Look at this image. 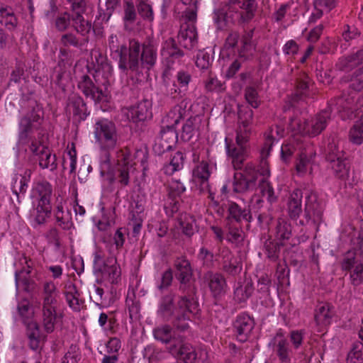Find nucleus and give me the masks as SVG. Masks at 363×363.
<instances>
[{"label": "nucleus", "mask_w": 363, "mask_h": 363, "mask_svg": "<svg viewBox=\"0 0 363 363\" xmlns=\"http://www.w3.org/2000/svg\"><path fill=\"white\" fill-rule=\"evenodd\" d=\"M228 213V219L234 220L237 223H241L243 220L250 223L252 219L250 209L242 208L233 201L229 202Z\"/></svg>", "instance_id": "nucleus-28"}, {"label": "nucleus", "mask_w": 363, "mask_h": 363, "mask_svg": "<svg viewBox=\"0 0 363 363\" xmlns=\"http://www.w3.org/2000/svg\"><path fill=\"white\" fill-rule=\"evenodd\" d=\"M212 61V57L208 53L200 52L197 55L196 65L199 68L206 69L210 67Z\"/></svg>", "instance_id": "nucleus-63"}, {"label": "nucleus", "mask_w": 363, "mask_h": 363, "mask_svg": "<svg viewBox=\"0 0 363 363\" xmlns=\"http://www.w3.org/2000/svg\"><path fill=\"white\" fill-rule=\"evenodd\" d=\"M344 152L335 142L329 143L326 148V160L328 162L342 158Z\"/></svg>", "instance_id": "nucleus-55"}, {"label": "nucleus", "mask_w": 363, "mask_h": 363, "mask_svg": "<svg viewBox=\"0 0 363 363\" xmlns=\"http://www.w3.org/2000/svg\"><path fill=\"white\" fill-rule=\"evenodd\" d=\"M26 263L28 264V269H23L20 272H16V284L17 287H21L25 291L32 293L36 289V283L33 279L30 278V267L28 262H26Z\"/></svg>", "instance_id": "nucleus-33"}, {"label": "nucleus", "mask_w": 363, "mask_h": 363, "mask_svg": "<svg viewBox=\"0 0 363 363\" xmlns=\"http://www.w3.org/2000/svg\"><path fill=\"white\" fill-rule=\"evenodd\" d=\"M274 131L276 132L277 135L279 137H282L284 135V128L281 125H276L275 130L273 128L272 129L271 135L269 136L266 139L264 147L261 152V155H262V160H264L265 157H267L269 154L270 150H271L272 144H273L272 138H274Z\"/></svg>", "instance_id": "nucleus-52"}, {"label": "nucleus", "mask_w": 363, "mask_h": 363, "mask_svg": "<svg viewBox=\"0 0 363 363\" xmlns=\"http://www.w3.org/2000/svg\"><path fill=\"white\" fill-rule=\"evenodd\" d=\"M78 88L86 97L91 98L95 102H100L104 96L102 90L94 84L91 77L87 74L82 76L78 82Z\"/></svg>", "instance_id": "nucleus-23"}, {"label": "nucleus", "mask_w": 363, "mask_h": 363, "mask_svg": "<svg viewBox=\"0 0 363 363\" xmlns=\"http://www.w3.org/2000/svg\"><path fill=\"white\" fill-rule=\"evenodd\" d=\"M225 239L236 246L242 245L245 239V233L239 227L228 224L226 226Z\"/></svg>", "instance_id": "nucleus-43"}, {"label": "nucleus", "mask_w": 363, "mask_h": 363, "mask_svg": "<svg viewBox=\"0 0 363 363\" xmlns=\"http://www.w3.org/2000/svg\"><path fill=\"white\" fill-rule=\"evenodd\" d=\"M152 103L145 99L138 104V122L150 120L152 117Z\"/></svg>", "instance_id": "nucleus-49"}, {"label": "nucleus", "mask_w": 363, "mask_h": 363, "mask_svg": "<svg viewBox=\"0 0 363 363\" xmlns=\"http://www.w3.org/2000/svg\"><path fill=\"white\" fill-rule=\"evenodd\" d=\"M79 354L75 345H71L62 359V363H78Z\"/></svg>", "instance_id": "nucleus-64"}, {"label": "nucleus", "mask_w": 363, "mask_h": 363, "mask_svg": "<svg viewBox=\"0 0 363 363\" xmlns=\"http://www.w3.org/2000/svg\"><path fill=\"white\" fill-rule=\"evenodd\" d=\"M358 264L355 252L349 250L344 255L341 267L343 270L352 271L355 267V265Z\"/></svg>", "instance_id": "nucleus-56"}, {"label": "nucleus", "mask_w": 363, "mask_h": 363, "mask_svg": "<svg viewBox=\"0 0 363 363\" xmlns=\"http://www.w3.org/2000/svg\"><path fill=\"white\" fill-rule=\"evenodd\" d=\"M172 294L163 297L158 313L164 320L171 321L178 330L185 331L189 328L187 321L190 320L191 315L198 311V303L194 297L184 294L180 296L177 308H174Z\"/></svg>", "instance_id": "nucleus-1"}, {"label": "nucleus", "mask_w": 363, "mask_h": 363, "mask_svg": "<svg viewBox=\"0 0 363 363\" xmlns=\"http://www.w3.org/2000/svg\"><path fill=\"white\" fill-rule=\"evenodd\" d=\"M200 120L197 116L189 117L182 126L181 138L184 141H189L198 132Z\"/></svg>", "instance_id": "nucleus-40"}, {"label": "nucleus", "mask_w": 363, "mask_h": 363, "mask_svg": "<svg viewBox=\"0 0 363 363\" xmlns=\"http://www.w3.org/2000/svg\"><path fill=\"white\" fill-rule=\"evenodd\" d=\"M350 140L356 145L363 143V121H357L350 128L349 133Z\"/></svg>", "instance_id": "nucleus-51"}, {"label": "nucleus", "mask_w": 363, "mask_h": 363, "mask_svg": "<svg viewBox=\"0 0 363 363\" xmlns=\"http://www.w3.org/2000/svg\"><path fill=\"white\" fill-rule=\"evenodd\" d=\"M26 325V335L28 338L29 347L33 350L40 347L41 334L38 324L35 321H25Z\"/></svg>", "instance_id": "nucleus-36"}, {"label": "nucleus", "mask_w": 363, "mask_h": 363, "mask_svg": "<svg viewBox=\"0 0 363 363\" xmlns=\"http://www.w3.org/2000/svg\"><path fill=\"white\" fill-rule=\"evenodd\" d=\"M95 137L105 148H112L116 143V132L115 125L107 121L101 120L96 123Z\"/></svg>", "instance_id": "nucleus-14"}, {"label": "nucleus", "mask_w": 363, "mask_h": 363, "mask_svg": "<svg viewBox=\"0 0 363 363\" xmlns=\"http://www.w3.org/2000/svg\"><path fill=\"white\" fill-rule=\"evenodd\" d=\"M273 350L281 363H291L293 349L281 331L277 333L273 339Z\"/></svg>", "instance_id": "nucleus-17"}, {"label": "nucleus", "mask_w": 363, "mask_h": 363, "mask_svg": "<svg viewBox=\"0 0 363 363\" xmlns=\"http://www.w3.org/2000/svg\"><path fill=\"white\" fill-rule=\"evenodd\" d=\"M208 286L213 297H220L225 294L227 284L222 274L208 272Z\"/></svg>", "instance_id": "nucleus-26"}, {"label": "nucleus", "mask_w": 363, "mask_h": 363, "mask_svg": "<svg viewBox=\"0 0 363 363\" xmlns=\"http://www.w3.org/2000/svg\"><path fill=\"white\" fill-rule=\"evenodd\" d=\"M57 286L52 281L43 283L42 292L43 323L44 329L48 333L54 330L57 321Z\"/></svg>", "instance_id": "nucleus-6"}, {"label": "nucleus", "mask_w": 363, "mask_h": 363, "mask_svg": "<svg viewBox=\"0 0 363 363\" xmlns=\"http://www.w3.org/2000/svg\"><path fill=\"white\" fill-rule=\"evenodd\" d=\"M155 337L163 343L169 344L171 346L173 343L179 341L181 335H177L172 330L169 325H162L154 330Z\"/></svg>", "instance_id": "nucleus-35"}, {"label": "nucleus", "mask_w": 363, "mask_h": 363, "mask_svg": "<svg viewBox=\"0 0 363 363\" xmlns=\"http://www.w3.org/2000/svg\"><path fill=\"white\" fill-rule=\"evenodd\" d=\"M221 269L229 276L238 275L242 269V264L228 248H223L220 252Z\"/></svg>", "instance_id": "nucleus-19"}, {"label": "nucleus", "mask_w": 363, "mask_h": 363, "mask_svg": "<svg viewBox=\"0 0 363 363\" xmlns=\"http://www.w3.org/2000/svg\"><path fill=\"white\" fill-rule=\"evenodd\" d=\"M119 3L120 0H104V3L100 0L99 3V18L107 22Z\"/></svg>", "instance_id": "nucleus-42"}, {"label": "nucleus", "mask_w": 363, "mask_h": 363, "mask_svg": "<svg viewBox=\"0 0 363 363\" xmlns=\"http://www.w3.org/2000/svg\"><path fill=\"white\" fill-rule=\"evenodd\" d=\"M351 282L354 286L363 284V264L359 263L350 272Z\"/></svg>", "instance_id": "nucleus-60"}, {"label": "nucleus", "mask_w": 363, "mask_h": 363, "mask_svg": "<svg viewBox=\"0 0 363 363\" xmlns=\"http://www.w3.org/2000/svg\"><path fill=\"white\" fill-rule=\"evenodd\" d=\"M348 363H363V343L354 342L347 354Z\"/></svg>", "instance_id": "nucleus-48"}, {"label": "nucleus", "mask_w": 363, "mask_h": 363, "mask_svg": "<svg viewBox=\"0 0 363 363\" xmlns=\"http://www.w3.org/2000/svg\"><path fill=\"white\" fill-rule=\"evenodd\" d=\"M108 47L114 55L119 58V68L123 70L136 69V41L131 40L130 47L120 45L118 39L116 35H111L108 38Z\"/></svg>", "instance_id": "nucleus-8"}, {"label": "nucleus", "mask_w": 363, "mask_h": 363, "mask_svg": "<svg viewBox=\"0 0 363 363\" xmlns=\"http://www.w3.org/2000/svg\"><path fill=\"white\" fill-rule=\"evenodd\" d=\"M67 108L69 113L77 117L79 121L85 120L89 115L85 102L77 94H72L69 97Z\"/></svg>", "instance_id": "nucleus-25"}, {"label": "nucleus", "mask_w": 363, "mask_h": 363, "mask_svg": "<svg viewBox=\"0 0 363 363\" xmlns=\"http://www.w3.org/2000/svg\"><path fill=\"white\" fill-rule=\"evenodd\" d=\"M179 45L192 50L198 48L197 32L194 24L183 23L177 35Z\"/></svg>", "instance_id": "nucleus-18"}, {"label": "nucleus", "mask_w": 363, "mask_h": 363, "mask_svg": "<svg viewBox=\"0 0 363 363\" xmlns=\"http://www.w3.org/2000/svg\"><path fill=\"white\" fill-rule=\"evenodd\" d=\"M72 23V15L67 12L63 13L55 20V27L59 31L67 30Z\"/></svg>", "instance_id": "nucleus-59"}, {"label": "nucleus", "mask_w": 363, "mask_h": 363, "mask_svg": "<svg viewBox=\"0 0 363 363\" xmlns=\"http://www.w3.org/2000/svg\"><path fill=\"white\" fill-rule=\"evenodd\" d=\"M269 176V170L268 169H262L257 180L258 187L262 196L266 197L269 203H272L277 201V197L274 194L272 186L267 179Z\"/></svg>", "instance_id": "nucleus-29"}, {"label": "nucleus", "mask_w": 363, "mask_h": 363, "mask_svg": "<svg viewBox=\"0 0 363 363\" xmlns=\"http://www.w3.org/2000/svg\"><path fill=\"white\" fill-rule=\"evenodd\" d=\"M335 314V308L332 305L328 303H319L315 311V322L318 326H327L332 323Z\"/></svg>", "instance_id": "nucleus-24"}, {"label": "nucleus", "mask_w": 363, "mask_h": 363, "mask_svg": "<svg viewBox=\"0 0 363 363\" xmlns=\"http://www.w3.org/2000/svg\"><path fill=\"white\" fill-rule=\"evenodd\" d=\"M228 13L234 12L233 21L238 23H247L255 16L257 9L256 0H225Z\"/></svg>", "instance_id": "nucleus-12"}, {"label": "nucleus", "mask_w": 363, "mask_h": 363, "mask_svg": "<svg viewBox=\"0 0 363 363\" xmlns=\"http://www.w3.org/2000/svg\"><path fill=\"white\" fill-rule=\"evenodd\" d=\"M28 186V182L25 179L16 177L13 184V192L15 194L19 201L20 194H25Z\"/></svg>", "instance_id": "nucleus-62"}, {"label": "nucleus", "mask_w": 363, "mask_h": 363, "mask_svg": "<svg viewBox=\"0 0 363 363\" xmlns=\"http://www.w3.org/2000/svg\"><path fill=\"white\" fill-rule=\"evenodd\" d=\"M276 235L279 240H288L291 235V226L284 219L279 218L276 226Z\"/></svg>", "instance_id": "nucleus-53"}, {"label": "nucleus", "mask_w": 363, "mask_h": 363, "mask_svg": "<svg viewBox=\"0 0 363 363\" xmlns=\"http://www.w3.org/2000/svg\"><path fill=\"white\" fill-rule=\"evenodd\" d=\"M72 26L76 32L83 38L89 37V34L93 29L91 22L86 20L83 15H72Z\"/></svg>", "instance_id": "nucleus-39"}, {"label": "nucleus", "mask_w": 363, "mask_h": 363, "mask_svg": "<svg viewBox=\"0 0 363 363\" xmlns=\"http://www.w3.org/2000/svg\"><path fill=\"white\" fill-rule=\"evenodd\" d=\"M123 10L124 28L128 32L134 31L136 26V12L133 0H124Z\"/></svg>", "instance_id": "nucleus-34"}, {"label": "nucleus", "mask_w": 363, "mask_h": 363, "mask_svg": "<svg viewBox=\"0 0 363 363\" xmlns=\"http://www.w3.org/2000/svg\"><path fill=\"white\" fill-rule=\"evenodd\" d=\"M169 352L184 363H194L197 359V353L195 348L190 344L184 342L182 337L179 341L169 346Z\"/></svg>", "instance_id": "nucleus-15"}, {"label": "nucleus", "mask_w": 363, "mask_h": 363, "mask_svg": "<svg viewBox=\"0 0 363 363\" xmlns=\"http://www.w3.org/2000/svg\"><path fill=\"white\" fill-rule=\"evenodd\" d=\"M94 267L95 270L101 273L103 277L111 284L118 283L121 277V269L117 264L116 258L113 255L104 258L101 252L94 254Z\"/></svg>", "instance_id": "nucleus-11"}, {"label": "nucleus", "mask_w": 363, "mask_h": 363, "mask_svg": "<svg viewBox=\"0 0 363 363\" xmlns=\"http://www.w3.org/2000/svg\"><path fill=\"white\" fill-rule=\"evenodd\" d=\"M245 99L254 108H257L261 104L260 96L255 86H247L245 89Z\"/></svg>", "instance_id": "nucleus-47"}, {"label": "nucleus", "mask_w": 363, "mask_h": 363, "mask_svg": "<svg viewBox=\"0 0 363 363\" xmlns=\"http://www.w3.org/2000/svg\"><path fill=\"white\" fill-rule=\"evenodd\" d=\"M38 154L35 155H38L39 166L42 169H49L50 171L56 169L57 164L55 155L52 154L48 147L41 144H38Z\"/></svg>", "instance_id": "nucleus-27"}, {"label": "nucleus", "mask_w": 363, "mask_h": 363, "mask_svg": "<svg viewBox=\"0 0 363 363\" xmlns=\"http://www.w3.org/2000/svg\"><path fill=\"white\" fill-rule=\"evenodd\" d=\"M254 326V320L247 314L242 313L238 315L233 323V330L237 339L240 342H245Z\"/></svg>", "instance_id": "nucleus-22"}, {"label": "nucleus", "mask_w": 363, "mask_h": 363, "mask_svg": "<svg viewBox=\"0 0 363 363\" xmlns=\"http://www.w3.org/2000/svg\"><path fill=\"white\" fill-rule=\"evenodd\" d=\"M241 128V127H240ZM249 128L240 129L237 132L235 143L230 144L225 138L226 152L231 159L235 169H241L249 154L247 143L248 141Z\"/></svg>", "instance_id": "nucleus-9"}, {"label": "nucleus", "mask_w": 363, "mask_h": 363, "mask_svg": "<svg viewBox=\"0 0 363 363\" xmlns=\"http://www.w3.org/2000/svg\"><path fill=\"white\" fill-rule=\"evenodd\" d=\"M194 174L201 179L202 184H207L208 179L210 176L208 164L206 162L200 163L194 170Z\"/></svg>", "instance_id": "nucleus-58"}, {"label": "nucleus", "mask_w": 363, "mask_h": 363, "mask_svg": "<svg viewBox=\"0 0 363 363\" xmlns=\"http://www.w3.org/2000/svg\"><path fill=\"white\" fill-rule=\"evenodd\" d=\"M42 111L38 106L23 116L18 123V143L20 145H28L30 152L38 154V143L33 135L40 124Z\"/></svg>", "instance_id": "nucleus-5"}, {"label": "nucleus", "mask_w": 363, "mask_h": 363, "mask_svg": "<svg viewBox=\"0 0 363 363\" xmlns=\"http://www.w3.org/2000/svg\"><path fill=\"white\" fill-rule=\"evenodd\" d=\"M238 122L243 128H249L253 118V111L248 106H240L238 107Z\"/></svg>", "instance_id": "nucleus-50"}, {"label": "nucleus", "mask_w": 363, "mask_h": 363, "mask_svg": "<svg viewBox=\"0 0 363 363\" xmlns=\"http://www.w3.org/2000/svg\"><path fill=\"white\" fill-rule=\"evenodd\" d=\"M140 153L143 155V158L140 161L141 166L143 167V175L141 182L139 184V189H138V191L140 192V195L138 194V211L140 210V213L143 212L144 211V204L146 202V197H147V188L145 187V177L146 173L145 172L147 170V166L146 164L147 160V151H140Z\"/></svg>", "instance_id": "nucleus-31"}, {"label": "nucleus", "mask_w": 363, "mask_h": 363, "mask_svg": "<svg viewBox=\"0 0 363 363\" xmlns=\"http://www.w3.org/2000/svg\"><path fill=\"white\" fill-rule=\"evenodd\" d=\"M188 102L182 100L179 104L174 106L167 115L168 125L160 131V139L155 145L153 150L157 155H162L167 151L172 150L173 145L177 143L178 135L174 126L180 120L186 116V107Z\"/></svg>", "instance_id": "nucleus-4"}, {"label": "nucleus", "mask_w": 363, "mask_h": 363, "mask_svg": "<svg viewBox=\"0 0 363 363\" xmlns=\"http://www.w3.org/2000/svg\"><path fill=\"white\" fill-rule=\"evenodd\" d=\"M184 153L178 151L171 158L169 163L164 165L163 172L167 175H172L175 172L181 170L184 163Z\"/></svg>", "instance_id": "nucleus-41"}, {"label": "nucleus", "mask_w": 363, "mask_h": 363, "mask_svg": "<svg viewBox=\"0 0 363 363\" xmlns=\"http://www.w3.org/2000/svg\"><path fill=\"white\" fill-rule=\"evenodd\" d=\"M242 167V172H236L233 176V190L235 193L244 194L254 190L259 177L260 172L254 163L247 162Z\"/></svg>", "instance_id": "nucleus-10"}, {"label": "nucleus", "mask_w": 363, "mask_h": 363, "mask_svg": "<svg viewBox=\"0 0 363 363\" xmlns=\"http://www.w3.org/2000/svg\"><path fill=\"white\" fill-rule=\"evenodd\" d=\"M65 294L69 306L74 311H79L81 302L79 298V294L76 286L74 284H69Z\"/></svg>", "instance_id": "nucleus-46"}, {"label": "nucleus", "mask_w": 363, "mask_h": 363, "mask_svg": "<svg viewBox=\"0 0 363 363\" xmlns=\"http://www.w3.org/2000/svg\"><path fill=\"white\" fill-rule=\"evenodd\" d=\"M157 60V52L152 41L149 40L143 44L140 55L141 66L143 68L150 69L155 63Z\"/></svg>", "instance_id": "nucleus-30"}, {"label": "nucleus", "mask_w": 363, "mask_h": 363, "mask_svg": "<svg viewBox=\"0 0 363 363\" xmlns=\"http://www.w3.org/2000/svg\"><path fill=\"white\" fill-rule=\"evenodd\" d=\"M52 194V185L45 180H41L34 183L30 197L33 204H50Z\"/></svg>", "instance_id": "nucleus-20"}, {"label": "nucleus", "mask_w": 363, "mask_h": 363, "mask_svg": "<svg viewBox=\"0 0 363 363\" xmlns=\"http://www.w3.org/2000/svg\"><path fill=\"white\" fill-rule=\"evenodd\" d=\"M161 55L167 67L171 69L175 62H180L184 52L178 47L175 39L169 38L162 44Z\"/></svg>", "instance_id": "nucleus-16"}, {"label": "nucleus", "mask_w": 363, "mask_h": 363, "mask_svg": "<svg viewBox=\"0 0 363 363\" xmlns=\"http://www.w3.org/2000/svg\"><path fill=\"white\" fill-rule=\"evenodd\" d=\"M35 206V220L38 224H43L46 221L51 213V204H34Z\"/></svg>", "instance_id": "nucleus-54"}, {"label": "nucleus", "mask_w": 363, "mask_h": 363, "mask_svg": "<svg viewBox=\"0 0 363 363\" xmlns=\"http://www.w3.org/2000/svg\"><path fill=\"white\" fill-rule=\"evenodd\" d=\"M176 278L180 281L179 291L189 297H194L196 288L191 283L192 271L188 260L182 259L176 261Z\"/></svg>", "instance_id": "nucleus-13"}, {"label": "nucleus", "mask_w": 363, "mask_h": 363, "mask_svg": "<svg viewBox=\"0 0 363 363\" xmlns=\"http://www.w3.org/2000/svg\"><path fill=\"white\" fill-rule=\"evenodd\" d=\"M253 30L247 32L242 38L241 47L238 50V57L242 61L250 60L254 53L255 46L252 43Z\"/></svg>", "instance_id": "nucleus-32"}, {"label": "nucleus", "mask_w": 363, "mask_h": 363, "mask_svg": "<svg viewBox=\"0 0 363 363\" xmlns=\"http://www.w3.org/2000/svg\"><path fill=\"white\" fill-rule=\"evenodd\" d=\"M89 41V37L79 39L75 34L68 33L63 34L60 38V43L65 48L73 47L81 51H86V46Z\"/></svg>", "instance_id": "nucleus-37"}, {"label": "nucleus", "mask_w": 363, "mask_h": 363, "mask_svg": "<svg viewBox=\"0 0 363 363\" xmlns=\"http://www.w3.org/2000/svg\"><path fill=\"white\" fill-rule=\"evenodd\" d=\"M329 164L337 177L345 179L348 177L350 167L344 156L342 158L335 160L334 162H330Z\"/></svg>", "instance_id": "nucleus-44"}, {"label": "nucleus", "mask_w": 363, "mask_h": 363, "mask_svg": "<svg viewBox=\"0 0 363 363\" xmlns=\"http://www.w3.org/2000/svg\"><path fill=\"white\" fill-rule=\"evenodd\" d=\"M124 325L128 329V326L132 333L135 330V320H136V291L130 286L128 291L124 310Z\"/></svg>", "instance_id": "nucleus-21"}, {"label": "nucleus", "mask_w": 363, "mask_h": 363, "mask_svg": "<svg viewBox=\"0 0 363 363\" xmlns=\"http://www.w3.org/2000/svg\"><path fill=\"white\" fill-rule=\"evenodd\" d=\"M333 111H337V112L347 111L348 115L349 113H352L349 102L341 97L331 101L327 108L321 111L310 121H304L301 123L296 118H291L289 125L293 131L306 134L310 137H315L320 134L325 129Z\"/></svg>", "instance_id": "nucleus-2"}, {"label": "nucleus", "mask_w": 363, "mask_h": 363, "mask_svg": "<svg viewBox=\"0 0 363 363\" xmlns=\"http://www.w3.org/2000/svg\"><path fill=\"white\" fill-rule=\"evenodd\" d=\"M335 67L338 70L345 72L354 69L350 86L357 91L363 88V48L351 55L340 57Z\"/></svg>", "instance_id": "nucleus-7"}, {"label": "nucleus", "mask_w": 363, "mask_h": 363, "mask_svg": "<svg viewBox=\"0 0 363 363\" xmlns=\"http://www.w3.org/2000/svg\"><path fill=\"white\" fill-rule=\"evenodd\" d=\"M311 163V159L306 154L301 152L297 159L296 164V170L298 174L303 175L308 171V167Z\"/></svg>", "instance_id": "nucleus-57"}, {"label": "nucleus", "mask_w": 363, "mask_h": 363, "mask_svg": "<svg viewBox=\"0 0 363 363\" xmlns=\"http://www.w3.org/2000/svg\"><path fill=\"white\" fill-rule=\"evenodd\" d=\"M0 23L4 25L10 30H14L18 24V20L13 9L0 3Z\"/></svg>", "instance_id": "nucleus-38"}, {"label": "nucleus", "mask_w": 363, "mask_h": 363, "mask_svg": "<svg viewBox=\"0 0 363 363\" xmlns=\"http://www.w3.org/2000/svg\"><path fill=\"white\" fill-rule=\"evenodd\" d=\"M306 203L304 209V219H301L299 225H305L310 221L314 224L321 222L323 216V208L318 202L317 195L310 190L304 191ZM303 192L300 189L294 190L290 195L288 201V213L290 218L296 220L302 212L301 199Z\"/></svg>", "instance_id": "nucleus-3"}, {"label": "nucleus", "mask_w": 363, "mask_h": 363, "mask_svg": "<svg viewBox=\"0 0 363 363\" xmlns=\"http://www.w3.org/2000/svg\"><path fill=\"white\" fill-rule=\"evenodd\" d=\"M198 257L203 262V264L205 267L210 268L213 266L214 255L213 252L206 247H203L200 249Z\"/></svg>", "instance_id": "nucleus-61"}, {"label": "nucleus", "mask_w": 363, "mask_h": 363, "mask_svg": "<svg viewBox=\"0 0 363 363\" xmlns=\"http://www.w3.org/2000/svg\"><path fill=\"white\" fill-rule=\"evenodd\" d=\"M254 291L253 283L246 281L243 285L238 286L234 291V298L238 303L245 302Z\"/></svg>", "instance_id": "nucleus-45"}]
</instances>
